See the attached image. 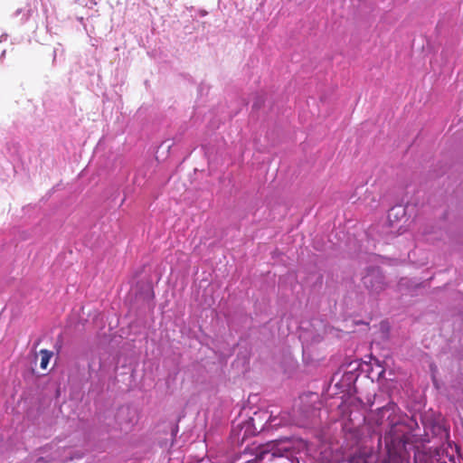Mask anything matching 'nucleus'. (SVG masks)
<instances>
[{"label":"nucleus","instance_id":"f257e3e1","mask_svg":"<svg viewBox=\"0 0 463 463\" xmlns=\"http://www.w3.org/2000/svg\"><path fill=\"white\" fill-rule=\"evenodd\" d=\"M40 354H41V368L46 369L47 365L50 362V359L52 358L53 354L52 351H48L46 349L41 350Z\"/></svg>","mask_w":463,"mask_h":463},{"label":"nucleus","instance_id":"f03ea898","mask_svg":"<svg viewBox=\"0 0 463 463\" xmlns=\"http://www.w3.org/2000/svg\"><path fill=\"white\" fill-rule=\"evenodd\" d=\"M79 5L84 7H88L90 9L93 8L97 5V2L95 0H77Z\"/></svg>","mask_w":463,"mask_h":463}]
</instances>
